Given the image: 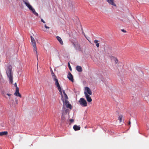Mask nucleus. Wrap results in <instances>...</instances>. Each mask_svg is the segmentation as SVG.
<instances>
[{"label": "nucleus", "mask_w": 149, "mask_h": 149, "mask_svg": "<svg viewBox=\"0 0 149 149\" xmlns=\"http://www.w3.org/2000/svg\"><path fill=\"white\" fill-rule=\"evenodd\" d=\"M3 79L2 76L0 74V84L2 83L3 82Z\"/></svg>", "instance_id": "nucleus-19"}, {"label": "nucleus", "mask_w": 149, "mask_h": 149, "mask_svg": "<svg viewBox=\"0 0 149 149\" xmlns=\"http://www.w3.org/2000/svg\"><path fill=\"white\" fill-rule=\"evenodd\" d=\"M84 95H91L92 94V92L90 89L88 87H85L84 88Z\"/></svg>", "instance_id": "nucleus-6"}, {"label": "nucleus", "mask_w": 149, "mask_h": 149, "mask_svg": "<svg viewBox=\"0 0 149 149\" xmlns=\"http://www.w3.org/2000/svg\"><path fill=\"white\" fill-rule=\"evenodd\" d=\"M41 21L42 22H43L44 23H45V22L43 20V19H41Z\"/></svg>", "instance_id": "nucleus-23"}, {"label": "nucleus", "mask_w": 149, "mask_h": 149, "mask_svg": "<svg viewBox=\"0 0 149 149\" xmlns=\"http://www.w3.org/2000/svg\"><path fill=\"white\" fill-rule=\"evenodd\" d=\"M23 1L24 4L26 6L30 11L36 16H38V14L36 12L35 9L30 4L28 0H23Z\"/></svg>", "instance_id": "nucleus-3"}, {"label": "nucleus", "mask_w": 149, "mask_h": 149, "mask_svg": "<svg viewBox=\"0 0 149 149\" xmlns=\"http://www.w3.org/2000/svg\"><path fill=\"white\" fill-rule=\"evenodd\" d=\"M145 98L148 101V102L149 103V98L146 97Z\"/></svg>", "instance_id": "nucleus-25"}, {"label": "nucleus", "mask_w": 149, "mask_h": 149, "mask_svg": "<svg viewBox=\"0 0 149 149\" xmlns=\"http://www.w3.org/2000/svg\"><path fill=\"white\" fill-rule=\"evenodd\" d=\"M76 70L79 72H81L82 71V69L81 67L79 66H78L76 67Z\"/></svg>", "instance_id": "nucleus-15"}, {"label": "nucleus", "mask_w": 149, "mask_h": 149, "mask_svg": "<svg viewBox=\"0 0 149 149\" xmlns=\"http://www.w3.org/2000/svg\"><path fill=\"white\" fill-rule=\"evenodd\" d=\"M89 95H85L87 101L88 102H91L92 101V99Z\"/></svg>", "instance_id": "nucleus-9"}, {"label": "nucleus", "mask_w": 149, "mask_h": 149, "mask_svg": "<svg viewBox=\"0 0 149 149\" xmlns=\"http://www.w3.org/2000/svg\"><path fill=\"white\" fill-rule=\"evenodd\" d=\"M8 134L7 131H4L0 132V136H3V135H6Z\"/></svg>", "instance_id": "nucleus-14"}, {"label": "nucleus", "mask_w": 149, "mask_h": 149, "mask_svg": "<svg viewBox=\"0 0 149 149\" xmlns=\"http://www.w3.org/2000/svg\"><path fill=\"white\" fill-rule=\"evenodd\" d=\"M109 4L114 6H116V5L114 2V0H106Z\"/></svg>", "instance_id": "nucleus-8"}, {"label": "nucleus", "mask_w": 149, "mask_h": 149, "mask_svg": "<svg viewBox=\"0 0 149 149\" xmlns=\"http://www.w3.org/2000/svg\"><path fill=\"white\" fill-rule=\"evenodd\" d=\"M130 124V122H129V124Z\"/></svg>", "instance_id": "nucleus-30"}, {"label": "nucleus", "mask_w": 149, "mask_h": 149, "mask_svg": "<svg viewBox=\"0 0 149 149\" xmlns=\"http://www.w3.org/2000/svg\"><path fill=\"white\" fill-rule=\"evenodd\" d=\"M121 31L123 32H126V31L124 29H122Z\"/></svg>", "instance_id": "nucleus-26"}, {"label": "nucleus", "mask_w": 149, "mask_h": 149, "mask_svg": "<svg viewBox=\"0 0 149 149\" xmlns=\"http://www.w3.org/2000/svg\"><path fill=\"white\" fill-rule=\"evenodd\" d=\"M73 129L75 131L79 130H80V127L79 126L75 125L73 126Z\"/></svg>", "instance_id": "nucleus-13"}, {"label": "nucleus", "mask_w": 149, "mask_h": 149, "mask_svg": "<svg viewBox=\"0 0 149 149\" xmlns=\"http://www.w3.org/2000/svg\"><path fill=\"white\" fill-rule=\"evenodd\" d=\"M68 78L72 82L73 81V79L72 75L70 72L68 73Z\"/></svg>", "instance_id": "nucleus-10"}, {"label": "nucleus", "mask_w": 149, "mask_h": 149, "mask_svg": "<svg viewBox=\"0 0 149 149\" xmlns=\"http://www.w3.org/2000/svg\"><path fill=\"white\" fill-rule=\"evenodd\" d=\"M99 41L97 40L94 41V42L96 44L97 47L98 48L99 46V43H98Z\"/></svg>", "instance_id": "nucleus-18"}, {"label": "nucleus", "mask_w": 149, "mask_h": 149, "mask_svg": "<svg viewBox=\"0 0 149 149\" xmlns=\"http://www.w3.org/2000/svg\"><path fill=\"white\" fill-rule=\"evenodd\" d=\"M111 58L112 60H113L114 61V62H115V63H116V64L118 63V61L117 58H116L115 57L112 56L111 57Z\"/></svg>", "instance_id": "nucleus-11"}, {"label": "nucleus", "mask_w": 149, "mask_h": 149, "mask_svg": "<svg viewBox=\"0 0 149 149\" xmlns=\"http://www.w3.org/2000/svg\"><path fill=\"white\" fill-rule=\"evenodd\" d=\"M123 118V116L122 115H119L118 118V120H119L120 122H121L122 121V118Z\"/></svg>", "instance_id": "nucleus-17"}, {"label": "nucleus", "mask_w": 149, "mask_h": 149, "mask_svg": "<svg viewBox=\"0 0 149 149\" xmlns=\"http://www.w3.org/2000/svg\"><path fill=\"white\" fill-rule=\"evenodd\" d=\"M80 104L82 107H85L87 106L86 100L84 98H81L79 101Z\"/></svg>", "instance_id": "nucleus-5"}, {"label": "nucleus", "mask_w": 149, "mask_h": 149, "mask_svg": "<svg viewBox=\"0 0 149 149\" xmlns=\"http://www.w3.org/2000/svg\"><path fill=\"white\" fill-rule=\"evenodd\" d=\"M44 26L45 28L47 29H49V27L48 26H47L46 24Z\"/></svg>", "instance_id": "nucleus-21"}, {"label": "nucleus", "mask_w": 149, "mask_h": 149, "mask_svg": "<svg viewBox=\"0 0 149 149\" xmlns=\"http://www.w3.org/2000/svg\"><path fill=\"white\" fill-rule=\"evenodd\" d=\"M4 96H5V97L6 98V97L5 95H4Z\"/></svg>", "instance_id": "nucleus-31"}, {"label": "nucleus", "mask_w": 149, "mask_h": 149, "mask_svg": "<svg viewBox=\"0 0 149 149\" xmlns=\"http://www.w3.org/2000/svg\"><path fill=\"white\" fill-rule=\"evenodd\" d=\"M68 65L69 67V68L70 70H72V69L71 66H70V64L69 63H68Z\"/></svg>", "instance_id": "nucleus-20"}, {"label": "nucleus", "mask_w": 149, "mask_h": 149, "mask_svg": "<svg viewBox=\"0 0 149 149\" xmlns=\"http://www.w3.org/2000/svg\"><path fill=\"white\" fill-rule=\"evenodd\" d=\"M31 44L33 48V52L36 54V56L38 60V53L37 51V47L36 46V41L34 38L32 36H31Z\"/></svg>", "instance_id": "nucleus-4"}, {"label": "nucleus", "mask_w": 149, "mask_h": 149, "mask_svg": "<svg viewBox=\"0 0 149 149\" xmlns=\"http://www.w3.org/2000/svg\"><path fill=\"white\" fill-rule=\"evenodd\" d=\"M16 90L15 91H19V88L17 87H16Z\"/></svg>", "instance_id": "nucleus-22"}, {"label": "nucleus", "mask_w": 149, "mask_h": 149, "mask_svg": "<svg viewBox=\"0 0 149 149\" xmlns=\"http://www.w3.org/2000/svg\"><path fill=\"white\" fill-rule=\"evenodd\" d=\"M70 121L71 123L73 122L74 121V120L73 119H70Z\"/></svg>", "instance_id": "nucleus-28"}, {"label": "nucleus", "mask_w": 149, "mask_h": 149, "mask_svg": "<svg viewBox=\"0 0 149 149\" xmlns=\"http://www.w3.org/2000/svg\"><path fill=\"white\" fill-rule=\"evenodd\" d=\"M43 31H47L46 30H43Z\"/></svg>", "instance_id": "nucleus-29"}, {"label": "nucleus", "mask_w": 149, "mask_h": 149, "mask_svg": "<svg viewBox=\"0 0 149 149\" xmlns=\"http://www.w3.org/2000/svg\"><path fill=\"white\" fill-rule=\"evenodd\" d=\"M56 38L57 40L60 42V43L62 45L63 44V42L61 38L59 36H56Z\"/></svg>", "instance_id": "nucleus-12"}, {"label": "nucleus", "mask_w": 149, "mask_h": 149, "mask_svg": "<svg viewBox=\"0 0 149 149\" xmlns=\"http://www.w3.org/2000/svg\"><path fill=\"white\" fill-rule=\"evenodd\" d=\"M14 86L16 87H17V83H15L14 84Z\"/></svg>", "instance_id": "nucleus-27"}, {"label": "nucleus", "mask_w": 149, "mask_h": 149, "mask_svg": "<svg viewBox=\"0 0 149 149\" xmlns=\"http://www.w3.org/2000/svg\"><path fill=\"white\" fill-rule=\"evenodd\" d=\"M51 74L53 79L55 81V85L57 88L60 92V94L61 95V99L63 102V107L65 106L67 108L71 109L72 106L68 100V96L64 91H63L62 93L61 88L58 82V79L52 71L51 72Z\"/></svg>", "instance_id": "nucleus-1"}, {"label": "nucleus", "mask_w": 149, "mask_h": 149, "mask_svg": "<svg viewBox=\"0 0 149 149\" xmlns=\"http://www.w3.org/2000/svg\"><path fill=\"white\" fill-rule=\"evenodd\" d=\"M6 95L9 97H10L11 95V94L10 93H6Z\"/></svg>", "instance_id": "nucleus-24"}, {"label": "nucleus", "mask_w": 149, "mask_h": 149, "mask_svg": "<svg viewBox=\"0 0 149 149\" xmlns=\"http://www.w3.org/2000/svg\"><path fill=\"white\" fill-rule=\"evenodd\" d=\"M14 95L15 96L19 97H22L21 95L20 94L19 91H15L14 93Z\"/></svg>", "instance_id": "nucleus-16"}, {"label": "nucleus", "mask_w": 149, "mask_h": 149, "mask_svg": "<svg viewBox=\"0 0 149 149\" xmlns=\"http://www.w3.org/2000/svg\"><path fill=\"white\" fill-rule=\"evenodd\" d=\"M12 67L10 65H8L6 68V72L10 82L12 84L13 82V72L12 70Z\"/></svg>", "instance_id": "nucleus-2"}, {"label": "nucleus", "mask_w": 149, "mask_h": 149, "mask_svg": "<svg viewBox=\"0 0 149 149\" xmlns=\"http://www.w3.org/2000/svg\"><path fill=\"white\" fill-rule=\"evenodd\" d=\"M10 103L12 106H15L18 103V101L17 100L14 101L10 98Z\"/></svg>", "instance_id": "nucleus-7"}]
</instances>
